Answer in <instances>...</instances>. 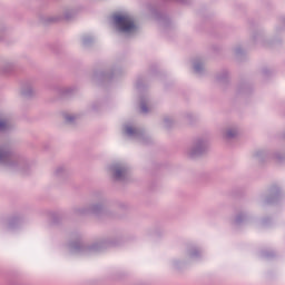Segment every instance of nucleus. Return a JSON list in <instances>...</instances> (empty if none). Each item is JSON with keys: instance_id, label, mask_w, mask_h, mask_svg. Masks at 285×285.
Masks as SVG:
<instances>
[{"instance_id": "1", "label": "nucleus", "mask_w": 285, "mask_h": 285, "mask_svg": "<svg viewBox=\"0 0 285 285\" xmlns=\"http://www.w3.org/2000/svg\"><path fill=\"white\" fill-rule=\"evenodd\" d=\"M116 26L121 32H132L135 30V22L126 14H117L114 17Z\"/></svg>"}, {"instance_id": "2", "label": "nucleus", "mask_w": 285, "mask_h": 285, "mask_svg": "<svg viewBox=\"0 0 285 285\" xmlns=\"http://www.w3.org/2000/svg\"><path fill=\"white\" fill-rule=\"evenodd\" d=\"M121 175H124V169H117L116 173H115L116 179H120Z\"/></svg>"}, {"instance_id": "3", "label": "nucleus", "mask_w": 285, "mask_h": 285, "mask_svg": "<svg viewBox=\"0 0 285 285\" xmlns=\"http://www.w3.org/2000/svg\"><path fill=\"white\" fill-rule=\"evenodd\" d=\"M6 128V121H0V130H3Z\"/></svg>"}, {"instance_id": "4", "label": "nucleus", "mask_w": 285, "mask_h": 285, "mask_svg": "<svg viewBox=\"0 0 285 285\" xmlns=\"http://www.w3.org/2000/svg\"><path fill=\"white\" fill-rule=\"evenodd\" d=\"M141 110H142V112H146V111H147V109H146V106H145V105H142V106H141Z\"/></svg>"}, {"instance_id": "5", "label": "nucleus", "mask_w": 285, "mask_h": 285, "mask_svg": "<svg viewBox=\"0 0 285 285\" xmlns=\"http://www.w3.org/2000/svg\"><path fill=\"white\" fill-rule=\"evenodd\" d=\"M68 119V121H72V118H67Z\"/></svg>"}, {"instance_id": "6", "label": "nucleus", "mask_w": 285, "mask_h": 285, "mask_svg": "<svg viewBox=\"0 0 285 285\" xmlns=\"http://www.w3.org/2000/svg\"><path fill=\"white\" fill-rule=\"evenodd\" d=\"M127 131L130 134V132H132V131H130V129H127Z\"/></svg>"}]
</instances>
